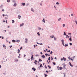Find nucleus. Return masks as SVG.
I'll list each match as a JSON object with an SVG mask.
<instances>
[{
  "mask_svg": "<svg viewBox=\"0 0 77 77\" xmlns=\"http://www.w3.org/2000/svg\"><path fill=\"white\" fill-rule=\"evenodd\" d=\"M38 68H39V69H41V68H43V66H42V64H41L40 65L39 67H38Z\"/></svg>",
  "mask_w": 77,
  "mask_h": 77,
  "instance_id": "obj_1",
  "label": "nucleus"
},
{
  "mask_svg": "<svg viewBox=\"0 0 77 77\" xmlns=\"http://www.w3.org/2000/svg\"><path fill=\"white\" fill-rule=\"evenodd\" d=\"M33 56L34 55L33 54H32V56L31 57V61H32V60H33V58H34V57H33Z\"/></svg>",
  "mask_w": 77,
  "mask_h": 77,
  "instance_id": "obj_2",
  "label": "nucleus"
},
{
  "mask_svg": "<svg viewBox=\"0 0 77 77\" xmlns=\"http://www.w3.org/2000/svg\"><path fill=\"white\" fill-rule=\"evenodd\" d=\"M32 69L33 70V71H35L36 69V68L35 67H32Z\"/></svg>",
  "mask_w": 77,
  "mask_h": 77,
  "instance_id": "obj_3",
  "label": "nucleus"
},
{
  "mask_svg": "<svg viewBox=\"0 0 77 77\" xmlns=\"http://www.w3.org/2000/svg\"><path fill=\"white\" fill-rule=\"evenodd\" d=\"M37 62H38V61L35 60V61L34 62V63L35 64V65H37V63H36Z\"/></svg>",
  "mask_w": 77,
  "mask_h": 77,
  "instance_id": "obj_4",
  "label": "nucleus"
},
{
  "mask_svg": "<svg viewBox=\"0 0 77 77\" xmlns=\"http://www.w3.org/2000/svg\"><path fill=\"white\" fill-rule=\"evenodd\" d=\"M69 63L70 66H71V67H73V65L71 64V63L70 62H69Z\"/></svg>",
  "mask_w": 77,
  "mask_h": 77,
  "instance_id": "obj_5",
  "label": "nucleus"
},
{
  "mask_svg": "<svg viewBox=\"0 0 77 77\" xmlns=\"http://www.w3.org/2000/svg\"><path fill=\"white\" fill-rule=\"evenodd\" d=\"M42 57V58H43V59H44L45 58V55H42L41 56Z\"/></svg>",
  "mask_w": 77,
  "mask_h": 77,
  "instance_id": "obj_6",
  "label": "nucleus"
},
{
  "mask_svg": "<svg viewBox=\"0 0 77 77\" xmlns=\"http://www.w3.org/2000/svg\"><path fill=\"white\" fill-rule=\"evenodd\" d=\"M25 40H26L25 41V43H27V41H28V40L26 38L25 39Z\"/></svg>",
  "mask_w": 77,
  "mask_h": 77,
  "instance_id": "obj_7",
  "label": "nucleus"
},
{
  "mask_svg": "<svg viewBox=\"0 0 77 77\" xmlns=\"http://www.w3.org/2000/svg\"><path fill=\"white\" fill-rule=\"evenodd\" d=\"M16 41H16L14 39L12 40V42H16Z\"/></svg>",
  "mask_w": 77,
  "mask_h": 77,
  "instance_id": "obj_8",
  "label": "nucleus"
},
{
  "mask_svg": "<svg viewBox=\"0 0 77 77\" xmlns=\"http://www.w3.org/2000/svg\"><path fill=\"white\" fill-rule=\"evenodd\" d=\"M24 23H22V24H20V26L21 27V26H24Z\"/></svg>",
  "mask_w": 77,
  "mask_h": 77,
  "instance_id": "obj_9",
  "label": "nucleus"
},
{
  "mask_svg": "<svg viewBox=\"0 0 77 77\" xmlns=\"http://www.w3.org/2000/svg\"><path fill=\"white\" fill-rule=\"evenodd\" d=\"M43 20H42V21L44 23H45V19L44 18H43Z\"/></svg>",
  "mask_w": 77,
  "mask_h": 77,
  "instance_id": "obj_10",
  "label": "nucleus"
},
{
  "mask_svg": "<svg viewBox=\"0 0 77 77\" xmlns=\"http://www.w3.org/2000/svg\"><path fill=\"white\" fill-rule=\"evenodd\" d=\"M62 69H63V67H59L60 70H62Z\"/></svg>",
  "mask_w": 77,
  "mask_h": 77,
  "instance_id": "obj_11",
  "label": "nucleus"
},
{
  "mask_svg": "<svg viewBox=\"0 0 77 77\" xmlns=\"http://www.w3.org/2000/svg\"><path fill=\"white\" fill-rule=\"evenodd\" d=\"M63 59L64 61H66V58H65L64 57H63Z\"/></svg>",
  "mask_w": 77,
  "mask_h": 77,
  "instance_id": "obj_12",
  "label": "nucleus"
},
{
  "mask_svg": "<svg viewBox=\"0 0 77 77\" xmlns=\"http://www.w3.org/2000/svg\"><path fill=\"white\" fill-rule=\"evenodd\" d=\"M31 11H32V12H35V10L33 9V8H31Z\"/></svg>",
  "mask_w": 77,
  "mask_h": 77,
  "instance_id": "obj_13",
  "label": "nucleus"
},
{
  "mask_svg": "<svg viewBox=\"0 0 77 77\" xmlns=\"http://www.w3.org/2000/svg\"><path fill=\"white\" fill-rule=\"evenodd\" d=\"M65 66H66V65H64L63 66V68L64 69H66V68H65Z\"/></svg>",
  "mask_w": 77,
  "mask_h": 77,
  "instance_id": "obj_14",
  "label": "nucleus"
},
{
  "mask_svg": "<svg viewBox=\"0 0 77 77\" xmlns=\"http://www.w3.org/2000/svg\"><path fill=\"white\" fill-rule=\"evenodd\" d=\"M16 42H17L19 43L20 42V40H17L16 41Z\"/></svg>",
  "mask_w": 77,
  "mask_h": 77,
  "instance_id": "obj_15",
  "label": "nucleus"
},
{
  "mask_svg": "<svg viewBox=\"0 0 77 77\" xmlns=\"http://www.w3.org/2000/svg\"><path fill=\"white\" fill-rule=\"evenodd\" d=\"M39 62H42V60L41 59V58H39L38 59Z\"/></svg>",
  "mask_w": 77,
  "mask_h": 77,
  "instance_id": "obj_16",
  "label": "nucleus"
},
{
  "mask_svg": "<svg viewBox=\"0 0 77 77\" xmlns=\"http://www.w3.org/2000/svg\"><path fill=\"white\" fill-rule=\"evenodd\" d=\"M64 42H65V40H63V39L61 40V42H62V43H64Z\"/></svg>",
  "mask_w": 77,
  "mask_h": 77,
  "instance_id": "obj_17",
  "label": "nucleus"
},
{
  "mask_svg": "<svg viewBox=\"0 0 77 77\" xmlns=\"http://www.w3.org/2000/svg\"><path fill=\"white\" fill-rule=\"evenodd\" d=\"M66 38H69V36L68 35H66Z\"/></svg>",
  "mask_w": 77,
  "mask_h": 77,
  "instance_id": "obj_18",
  "label": "nucleus"
},
{
  "mask_svg": "<svg viewBox=\"0 0 77 77\" xmlns=\"http://www.w3.org/2000/svg\"><path fill=\"white\" fill-rule=\"evenodd\" d=\"M50 54H52V53H54L53 52H52V51H51V52L49 53Z\"/></svg>",
  "mask_w": 77,
  "mask_h": 77,
  "instance_id": "obj_19",
  "label": "nucleus"
},
{
  "mask_svg": "<svg viewBox=\"0 0 77 77\" xmlns=\"http://www.w3.org/2000/svg\"><path fill=\"white\" fill-rule=\"evenodd\" d=\"M50 38H54V35H52V36H50Z\"/></svg>",
  "mask_w": 77,
  "mask_h": 77,
  "instance_id": "obj_20",
  "label": "nucleus"
},
{
  "mask_svg": "<svg viewBox=\"0 0 77 77\" xmlns=\"http://www.w3.org/2000/svg\"><path fill=\"white\" fill-rule=\"evenodd\" d=\"M17 51H18L17 53H20V49H18L17 50Z\"/></svg>",
  "mask_w": 77,
  "mask_h": 77,
  "instance_id": "obj_21",
  "label": "nucleus"
},
{
  "mask_svg": "<svg viewBox=\"0 0 77 77\" xmlns=\"http://www.w3.org/2000/svg\"><path fill=\"white\" fill-rule=\"evenodd\" d=\"M63 35H64V36H66V32H64L63 33Z\"/></svg>",
  "mask_w": 77,
  "mask_h": 77,
  "instance_id": "obj_22",
  "label": "nucleus"
},
{
  "mask_svg": "<svg viewBox=\"0 0 77 77\" xmlns=\"http://www.w3.org/2000/svg\"><path fill=\"white\" fill-rule=\"evenodd\" d=\"M44 75H45V77H47V76H48V75H47V74H45V73L44 74Z\"/></svg>",
  "mask_w": 77,
  "mask_h": 77,
  "instance_id": "obj_23",
  "label": "nucleus"
},
{
  "mask_svg": "<svg viewBox=\"0 0 77 77\" xmlns=\"http://www.w3.org/2000/svg\"><path fill=\"white\" fill-rule=\"evenodd\" d=\"M48 67H49V69H51V66L49 65H48Z\"/></svg>",
  "mask_w": 77,
  "mask_h": 77,
  "instance_id": "obj_24",
  "label": "nucleus"
},
{
  "mask_svg": "<svg viewBox=\"0 0 77 77\" xmlns=\"http://www.w3.org/2000/svg\"><path fill=\"white\" fill-rule=\"evenodd\" d=\"M48 54L47 53H46L45 54V56L46 57H47V56H48Z\"/></svg>",
  "mask_w": 77,
  "mask_h": 77,
  "instance_id": "obj_25",
  "label": "nucleus"
},
{
  "mask_svg": "<svg viewBox=\"0 0 77 77\" xmlns=\"http://www.w3.org/2000/svg\"><path fill=\"white\" fill-rule=\"evenodd\" d=\"M17 6V3H14L13 5V6Z\"/></svg>",
  "mask_w": 77,
  "mask_h": 77,
  "instance_id": "obj_26",
  "label": "nucleus"
},
{
  "mask_svg": "<svg viewBox=\"0 0 77 77\" xmlns=\"http://www.w3.org/2000/svg\"><path fill=\"white\" fill-rule=\"evenodd\" d=\"M64 46H65V47H67V46H68V45L66 44H65Z\"/></svg>",
  "mask_w": 77,
  "mask_h": 77,
  "instance_id": "obj_27",
  "label": "nucleus"
},
{
  "mask_svg": "<svg viewBox=\"0 0 77 77\" xmlns=\"http://www.w3.org/2000/svg\"><path fill=\"white\" fill-rule=\"evenodd\" d=\"M37 35H38V36H40V34L39 33V32H38L37 33Z\"/></svg>",
  "mask_w": 77,
  "mask_h": 77,
  "instance_id": "obj_28",
  "label": "nucleus"
},
{
  "mask_svg": "<svg viewBox=\"0 0 77 77\" xmlns=\"http://www.w3.org/2000/svg\"><path fill=\"white\" fill-rule=\"evenodd\" d=\"M3 8V5H1V6H0V8Z\"/></svg>",
  "mask_w": 77,
  "mask_h": 77,
  "instance_id": "obj_29",
  "label": "nucleus"
},
{
  "mask_svg": "<svg viewBox=\"0 0 77 77\" xmlns=\"http://www.w3.org/2000/svg\"><path fill=\"white\" fill-rule=\"evenodd\" d=\"M59 4H60L59 2H57V3H56V5H59Z\"/></svg>",
  "mask_w": 77,
  "mask_h": 77,
  "instance_id": "obj_30",
  "label": "nucleus"
},
{
  "mask_svg": "<svg viewBox=\"0 0 77 77\" xmlns=\"http://www.w3.org/2000/svg\"><path fill=\"white\" fill-rule=\"evenodd\" d=\"M15 22V21L14 20H12V24H14V22Z\"/></svg>",
  "mask_w": 77,
  "mask_h": 77,
  "instance_id": "obj_31",
  "label": "nucleus"
},
{
  "mask_svg": "<svg viewBox=\"0 0 77 77\" xmlns=\"http://www.w3.org/2000/svg\"><path fill=\"white\" fill-rule=\"evenodd\" d=\"M70 60H71L72 61H73V60H74L73 59H72V57H71L70 58Z\"/></svg>",
  "mask_w": 77,
  "mask_h": 77,
  "instance_id": "obj_32",
  "label": "nucleus"
},
{
  "mask_svg": "<svg viewBox=\"0 0 77 77\" xmlns=\"http://www.w3.org/2000/svg\"><path fill=\"white\" fill-rule=\"evenodd\" d=\"M51 60H53L54 59V58L53 57H51Z\"/></svg>",
  "mask_w": 77,
  "mask_h": 77,
  "instance_id": "obj_33",
  "label": "nucleus"
},
{
  "mask_svg": "<svg viewBox=\"0 0 77 77\" xmlns=\"http://www.w3.org/2000/svg\"><path fill=\"white\" fill-rule=\"evenodd\" d=\"M12 2L13 3H16V2H15V1L14 0H12Z\"/></svg>",
  "mask_w": 77,
  "mask_h": 77,
  "instance_id": "obj_34",
  "label": "nucleus"
},
{
  "mask_svg": "<svg viewBox=\"0 0 77 77\" xmlns=\"http://www.w3.org/2000/svg\"><path fill=\"white\" fill-rule=\"evenodd\" d=\"M52 63H53V65H56V63L54 62H53Z\"/></svg>",
  "mask_w": 77,
  "mask_h": 77,
  "instance_id": "obj_35",
  "label": "nucleus"
},
{
  "mask_svg": "<svg viewBox=\"0 0 77 77\" xmlns=\"http://www.w3.org/2000/svg\"><path fill=\"white\" fill-rule=\"evenodd\" d=\"M3 47L4 48L6 47V45H4V44L3 45Z\"/></svg>",
  "mask_w": 77,
  "mask_h": 77,
  "instance_id": "obj_36",
  "label": "nucleus"
},
{
  "mask_svg": "<svg viewBox=\"0 0 77 77\" xmlns=\"http://www.w3.org/2000/svg\"><path fill=\"white\" fill-rule=\"evenodd\" d=\"M22 5L23 6H25V3H23L22 4Z\"/></svg>",
  "mask_w": 77,
  "mask_h": 77,
  "instance_id": "obj_37",
  "label": "nucleus"
},
{
  "mask_svg": "<svg viewBox=\"0 0 77 77\" xmlns=\"http://www.w3.org/2000/svg\"><path fill=\"white\" fill-rule=\"evenodd\" d=\"M7 2H11V0H7Z\"/></svg>",
  "mask_w": 77,
  "mask_h": 77,
  "instance_id": "obj_38",
  "label": "nucleus"
},
{
  "mask_svg": "<svg viewBox=\"0 0 77 77\" xmlns=\"http://www.w3.org/2000/svg\"><path fill=\"white\" fill-rule=\"evenodd\" d=\"M63 74H64V77H66V75H65V74H66V73H63Z\"/></svg>",
  "mask_w": 77,
  "mask_h": 77,
  "instance_id": "obj_39",
  "label": "nucleus"
},
{
  "mask_svg": "<svg viewBox=\"0 0 77 77\" xmlns=\"http://www.w3.org/2000/svg\"><path fill=\"white\" fill-rule=\"evenodd\" d=\"M60 20H61V18H60L58 19V21H60Z\"/></svg>",
  "mask_w": 77,
  "mask_h": 77,
  "instance_id": "obj_40",
  "label": "nucleus"
},
{
  "mask_svg": "<svg viewBox=\"0 0 77 77\" xmlns=\"http://www.w3.org/2000/svg\"><path fill=\"white\" fill-rule=\"evenodd\" d=\"M29 5V3H28L26 5V6H28V5Z\"/></svg>",
  "mask_w": 77,
  "mask_h": 77,
  "instance_id": "obj_41",
  "label": "nucleus"
},
{
  "mask_svg": "<svg viewBox=\"0 0 77 77\" xmlns=\"http://www.w3.org/2000/svg\"><path fill=\"white\" fill-rule=\"evenodd\" d=\"M50 59H51V57H49L48 59V60H50Z\"/></svg>",
  "mask_w": 77,
  "mask_h": 77,
  "instance_id": "obj_42",
  "label": "nucleus"
},
{
  "mask_svg": "<svg viewBox=\"0 0 77 77\" xmlns=\"http://www.w3.org/2000/svg\"><path fill=\"white\" fill-rule=\"evenodd\" d=\"M69 40L70 41H72V39H71V38H69Z\"/></svg>",
  "mask_w": 77,
  "mask_h": 77,
  "instance_id": "obj_43",
  "label": "nucleus"
},
{
  "mask_svg": "<svg viewBox=\"0 0 77 77\" xmlns=\"http://www.w3.org/2000/svg\"><path fill=\"white\" fill-rule=\"evenodd\" d=\"M45 68L46 69H47V66L45 65Z\"/></svg>",
  "mask_w": 77,
  "mask_h": 77,
  "instance_id": "obj_44",
  "label": "nucleus"
},
{
  "mask_svg": "<svg viewBox=\"0 0 77 77\" xmlns=\"http://www.w3.org/2000/svg\"><path fill=\"white\" fill-rule=\"evenodd\" d=\"M39 30H41V28H40V27H38V28Z\"/></svg>",
  "mask_w": 77,
  "mask_h": 77,
  "instance_id": "obj_45",
  "label": "nucleus"
},
{
  "mask_svg": "<svg viewBox=\"0 0 77 77\" xmlns=\"http://www.w3.org/2000/svg\"><path fill=\"white\" fill-rule=\"evenodd\" d=\"M46 72L48 74V72H49L48 70H46Z\"/></svg>",
  "mask_w": 77,
  "mask_h": 77,
  "instance_id": "obj_46",
  "label": "nucleus"
},
{
  "mask_svg": "<svg viewBox=\"0 0 77 77\" xmlns=\"http://www.w3.org/2000/svg\"><path fill=\"white\" fill-rule=\"evenodd\" d=\"M75 23H76V24H77V20H75Z\"/></svg>",
  "mask_w": 77,
  "mask_h": 77,
  "instance_id": "obj_47",
  "label": "nucleus"
},
{
  "mask_svg": "<svg viewBox=\"0 0 77 77\" xmlns=\"http://www.w3.org/2000/svg\"><path fill=\"white\" fill-rule=\"evenodd\" d=\"M70 45H72V43H69Z\"/></svg>",
  "mask_w": 77,
  "mask_h": 77,
  "instance_id": "obj_48",
  "label": "nucleus"
},
{
  "mask_svg": "<svg viewBox=\"0 0 77 77\" xmlns=\"http://www.w3.org/2000/svg\"><path fill=\"white\" fill-rule=\"evenodd\" d=\"M63 27H65V24H63Z\"/></svg>",
  "mask_w": 77,
  "mask_h": 77,
  "instance_id": "obj_49",
  "label": "nucleus"
},
{
  "mask_svg": "<svg viewBox=\"0 0 77 77\" xmlns=\"http://www.w3.org/2000/svg\"><path fill=\"white\" fill-rule=\"evenodd\" d=\"M23 48V47H21L20 48V50H21V49H22Z\"/></svg>",
  "mask_w": 77,
  "mask_h": 77,
  "instance_id": "obj_50",
  "label": "nucleus"
},
{
  "mask_svg": "<svg viewBox=\"0 0 77 77\" xmlns=\"http://www.w3.org/2000/svg\"><path fill=\"white\" fill-rule=\"evenodd\" d=\"M61 61H62V60H63V59L62 58H61Z\"/></svg>",
  "mask_w": 77,
  "mask_h": 77,
  "instance_id": "obj_51",
  "label": "nucleus"
},
{
  "mask_svg": "<svg viewBox=\"0 0 77 77\" xmlns=\"http://www.w3.org/2000/svg\"><path fill=\"white\" fill-rule=\"evenodd\" d=\"M59 66H57V70H59Z\"/></svg>",
  "mask_w": 77,
  "mask_h": 77,
  "instance_id": "obj_52",
  "label": "nucleus"
},
{
  "mask_svg": "<svg viewBox=\"0 0 77 77\" xmlns=\"http://www.w3.org/2000/svg\"><path fill=\"white\" fill-rule=\"evenodd\" d=\"M39 45H43V44H42V43H39Z\"/></svg>",
  "mask_w": 77,
  "mask_h": 77,
  "instance_id": "obj_53",
  "label": "nucleus"
},
{
  "mask_svg": "<svg viewBox=\"0 0 77 77\" xmlns=\"http://www.w3.org/2000/svg\"><path fill=\"white\" fill-rule=\"evenodd\" d=\"M62 44L63 46H65V45L64 44V43H62Z\"/></svg>",
  "mask_w": 77,
  "mask_h": 77,
  "instance_id": "obj_54",
  "label": "nucleus"
},
{
  "mask_svg": "<svg viewBox=\"0 0 77 77\" xmlns=\"http://www.w3.org/2000/svg\"><path fill=\"white\" fill-rule=\"evenodd\" d=\"M68 59H69V60H70V59H71L70 57H69Z\"/></svg>",
  "mask_w": 77,
  "mask_h": 77,
  "instance_id": "obj_55",
  "label": "nucleus"
},
{
  "mask_svg": "<svg viewBox=\"0 0 77 77\" xmlns=\"http://www.w3.org/2000/svg\"><path fill=\"white\" fill-rule=\"evenodd\" d=\"M34 48H36V45H34Z\"/></svg>",
  "mask_w": 77,
  "mask_h": 77,
  "instance_id": "obj_56",
  "label": "nucleus"
},
{
  "mask_svg": "<svg viewBox=\"0 0 77 77\" xmlns=\"http://www.w3.org/2000/svg\"><path fill=\"white\" fill-rule=\"evenodd\" d=\"M39 56L38 54L35 55L36 57H37V56Z\"/></svg>",
  "mask_w": 77,
  "mask_h": 77,
  "instance_id": "obj_57",
  "label": "nucleus"
},
{
  "mask_svg": "<svg viewBox=\"0 0 77 77\" xmlns=\"http://www.w3.org/2000/svg\"><path fill=\"white\" fill-rule=\"evenodd\" d=\"M12 47V45H11V46H9L10 48H11V47Z\"/></svg>",
  "mask_w": 77,
  "mask_h": 77,
  "instance_id": "obj_58",
  "label": "nucleus"
},
{
  "mask_svg": "<svg viewBox=\"0 0 77 77\" xmlns=\"http://www.w3.org/2000/svg\"><path fill=\"white\" fill-rule=\"evenodd\" d=\"M2 11H3V12H5V10H4V9H3L2 10Z\"/></svg>",
  "mask_w": 77,
  "mask_h": 77,
  "instance_id": "obj_59",
  "label": "nucleus"
},
{
  "mask_svg": "<svg viewBox=\"0 0 77 77\" xmlns=\"http://www.w3.org/2000/svg\"><path fill=\"white\" fill-rule=\"evenodd\" d=\"M5 14H2V16L3 17H5Z\"/></svg>",
  "mask_w": 77,
  "mask_h": 77,
  "instance_id": "obj_60",
  "label": "nucleus"
},
{
  "mask_svg": "<svg viewBox=\"0 0 77 77\" xmlns=\"http://www.w3.org/2000/svg\"><path fill=\"white\" fill-rule=\"evenodd\" d=\"M26 56V55L25 54L24 55V57H25Z\"/></svg>",
  "mask_w": 77,
  "mask_h": 77,
  "instance_id": "obj_61",
  "label": "nucleus"
},
{
  "mask_svg": "<svg viewBox=\"0 0 77 77\" xmlns=\"http://www.w3.org/2000/svg\"><path fill=\"white\" fill-rule=\"evenodd\" d=\"M75 56H74L73 57H72L73 59H74L75 58Z\"/></svg>",
  "mask_w": 77,
  "mask_h": 77,
  "instance_id": "obj_62",
  "label": "nucleus"
},
{
  "mask_svg": "<svg viewBox=\"0 0 77 77\" xmlns=\"http://www.w3.org/2000/svg\"><path fill=\"white\" fill-rule=\"evenodd\" d=\"M47 52H50V51L49 50H48L47 51Z\"/></svg>",
  "mask_w": 77,
  "mask_h": 77,
  "instance_id": "obj_63",
  "label": "nucleus"
},
{
  "mask_svg": "<svg viewBox=\"0 0 77 77\" xmlns=\"http://www.w3.org/2000/svg\"><path fill=\"white\" fill-rule=\"evenodd\" d=\"M68 35H71V33H68Z\"/></svg>",
  "mask_w": 77,
  "mask_h": 77,
  "instance_id": "obj_64",
  "label": "nucleus"
}]
</instances>
